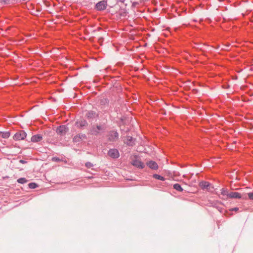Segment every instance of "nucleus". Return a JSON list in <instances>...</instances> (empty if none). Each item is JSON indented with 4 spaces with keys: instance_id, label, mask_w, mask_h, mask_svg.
<instances>
[{
    "instance_id": "f257e3e1",
    "label": "nucleus",
    "mask_w": 253,
    "mask_h": 253,
    "mask_svg": "<svg viewBox=\"0 0 253 253\" xmlns=\"http://www.w3.org/2000/svg\"><path fill=\"white\" fill-rule=\"evenodd\" d=\"M105 129V127L104 125H97L96 126H93L90 130L91 133L95 135H96L102 132H103Z\"/></svg>"
},
{
    "instance_id": "f03ea898",
    "label": "nucleus",
    "mask_w": 253,
    "mask_h": 253,
    "mask_svg": "<svg viewBox=\"0 0 253 253\" xmlns=\"http://www.w3.org/2000/svg\"><path fill=\"white\" fill-rule=\"evenodd\" d=\"M131 164L138 168L142 169L144 168V165L135 156H134L131 159Z\"/></svg>"
},
{
    "instance_id": "7ed1b4c3",
    "label": "nucleus",
    "mask_w": 253,
    "mask_h": 253,
    "mask_svg": "<svg viewBox=\"0 0 253 253\" xmlns=\"http://www.w3.org/2000/svg\"><path fill=\"white\" fill-rule=\"evenodd\" d=\"M26 133L24 131L21 130L18 132H17L13 136V139L15 140H21L24 139V138L26 137Z\"/></svg>"
},
{
    "instance_id": "20e7f679",
    "label": "nucleus",
    "mask_w": 253,
    "mask_h": 253,
    "mask_svg": "<svg viewBox=\"0 0 253 253\" xmlns=\"http://www.w3.org/2000/svg\"><path fill=\"white\" fill-rule=\"evenodd\" d=\"M108 155L112 158H118L120 156L118 150L116 149H110L108 152Z\"/></svg>"
},
{
    "instance_id": "39448f33",
    "label": "nucleus",
    "mask_w": 253,
    "mask_h": 253,
    "mask_svg": "<svg viewBox=\"0 0 253 253\" xmlns=\"http://www.w3.org/2000/svg\"><path fill=\"white\" fill-rule=\"evenodd\" d=\"M68 128L65 126H61L56 129V132L60 135H64L67 131Z\"/></svg>"
},
{
    "instance_id": "423d86ee",
    "label": "nucleus",
    "mask_w": 253,
    "mask_h": 253,
    "mask_svg": "<svg viewBox=\"0 0 253 253\" xmlns=\"http://www.w3.org/2000/svg\"><path fill=\"white\" fill-rule=\"evenodd\" d=\"M107 2L106 1L102 0L98 2L96 4V8L98 10H103L106 8Z\"/></svg>"
},
{
    "instance_id": "0eeeda50",
    "label": "nucleus",
    "mask_w": 253,
    "mask_h": 253,
    "mask_svg": "<svg viewBox=\"0 0 253 253\" xmlns=\"http://www.w3.org/2000/svg\"><path fill=\"white\" fill-rule=\"evenodd\" d=\"M85 138H86V136L85 134H79L74 136L73 140L74 142L77 143V142H80Z\"/></svg>"
},
{
    "instance_id": "6e6552de",
    "label": "nucleus",
    "mask_w": 253,
    "mask_h": 253,
    "mask_svg": "<svg viewBox=\"0 0 253 253\" xmlns=\"http://www.w3.org/2000/svg\"><path fill=\"white\" fill-rule=\"evenodd\" d=\"M119 134L116 131H112L110 132L108 135V139L110 141H115L118 139Z\"/></svg>"
},
{
    "instance_id": "1a4fd4ad",
    "label": "nucleus",
    "mask_w": 253,
    "mask_h": 253,
    "mask_svg": "<svg viewBox=\"0 0 253 253\" xmlns=\"http://www.w3.org/2000/svg\"><path fill=\"white\" fill-rule=\"evenodd\" d=\"M242 198V195L236 192H231L229 195H228V198L232 199H241Z\"/></svg>"
},
{
    "instance_id": "9d476101",
    "label": "nucleus",
    "mask_w": 253,
    "mask_h": 253,
    "mask_svg": "<svg viewBox=\"0 0 253 253\" xmlns=\"http://www.w3.org/2000/svg\"><path fill=\"white\" fill-rule=\"evenodd\" d=\"M210 186V183L209 182L203 181L199 183V186L203 190L208 189Z\"/></svg>"
},
{
    "instance_id": "9b49d317",
    "label": "nucleus",
    "mask_w": 253,
    "mask_h": 253,
    "mask_svg": "<svg viewBox=\"0 0 253 253\" xmlns=\"http://www.w3.org/2000/svg\"><path fill=\"white\" fill-rule=\"evenodd\" d=\"M42 139V136L41 134H37L33 136L31 138V141L33 142H38L41 141Z\"/></svg>"
},
{
    "instance_id": "f8f14e48",
    "label": "nucleus",
    "mask_w": 253,
    "mask_h": 253,
    "mask_svg": "<svg viewBox=\"0 0 253 253\" xmlns=\"http://www.w3.org/2000/svg\"><path fill=\"white\" fill-rule=\"evenodd\" d=\"M147 164L149 168L152 169H156L158 168L157 164L152 161L148 162Z\"/></svg>"
},
{
    "instance_id": "ddd939ff",
    "label": "nucleus",
    "mask_w": 253,
    "mask_h": 253,
    "mask_svg": "<svg viewBox=\"0 0 253 253\" xmlns=\"http://www.w3.org/2000/svg\"><path fill=\"white\" fill-rule=\"evenodd\" d=\"M87 123L85 120H81L77 122V125L78 126H84L87 125Z\"/></svg>"
},
{
    "instance_id": "4468645a",
    "label": "nucleus",
    "mask_w": 253,
    "mask_h": 253,
    "mask_svg": "<svg viewBox=\"0 0 253 253\" xmlns=\"http://www.w3.org/2000/svg\"><path fill=\"white\" fill-rule=\"evenodd\" d=\"M221 194L226 197V198H228V195H229L230 192L227 190L225 189H222L221 190Z\"/></svg>"
},
{
    "instance_id": "2eb2a0df",
    "label": "nucleus",
    "mask_w": 253,
    "mask_h": 253,
    "mask_svg": "<svg viewBox=\"0 0 253 253\" xmlns=\"http://www.w3.org/2000/svg\"><path fill=\"white\" fill-rule=\"evenodd\" d=\"M10 136V133L9 132H0V136L3 138H7Z\"/></svg>"
},
{
    "instance_id": "dca6fc26",
    "label": "nucleus",
    "mask_w": 253,
    "mask_h": 253,
    "mask_svg": "<svg viewBox=\"0 0 253 253\" xmlns=\"http://www.w3.org/2000/svg\"><path fill=\"white\" fill-rule=\"evenodd\" d=\"M173 188L179 192H182L183 191V188L181 187V186L177 183L174 184L173 185Z\"/></svg>"
},
{
    "instance_id": "f3484780",
    "label": "nucleus",
    "mask_w": 253,
    "mask_h": 253,
    "mask_svg": "<svg viewBox=\"0 0 253 253\" xmlns=\"http://www.w3.org/2000/svg\"><path fill=\"white\" fill-rule=\"evenodd\" d=\"M132 140V137L131 136H127L126 139L125 140V142L128 145H131V142Z\"/></svg>"
},
{
    "instance_id": "a211bd4d",
    "label": "nucleus",
    "mask_w": 253,
    "mask_h": 253,
    "mask_svg": "<svg viewBox=\"0 0 253 253\" xmlns=\"http://www.w3.org/2000/svg\"><path fill=\"white\" fill-rule=\"evenodd\" d=\"M153 177L157 179H159L162 181L165 180V178L164 177L157 174H154L153 175Z\"/></svg>"
},
{
    "instance_id": "6ab92c4d",
    "label": "nucleus",
    "mask_w": 253,
    "mask_h": 253,
    "mask_svg": "<svg viewBox=\"0 0 253 253\" xmlns=\"http://www.w3.org/2000/svg\"><path fill=\"white\" fill-rule=\"evenodd\" d=\"M19 183L23 184L27 182V180L25 178H20L17 180Z\"/></svg>"
},
{
    "instance_id": "aec40b11",
    "label": "nucleus",
    "mask_w": 253,
    "mask_h": 253,
    "mask_svg": "<svg viewBox=\"0 0 253 253\" xmlns=\"http://www.w3.org/2000/svg\"><path fill=\"white\" fill-rule=\"evenodd\" d=\"M28 185L29 188L31 189H34L37 187V185L35 183H30Z\"/></svg>"
},
{
    "instance_id": "412c9836",
    "label": "nucleus",
    "mask_w": 253,
    "mask_h": 253,
    "mask_svg": "<svg viewBox=\"0 0 253 253\" xmlns=\"http://www.w3.org/2000/svg\"><path fill=\"white\" fill-rule=\"evenodd\" d=\"M85 166L87 168H90L92 167H93V165L92 163H91L90 162H87L85 163Z\"/></svg>"
},
{
    "instance_id": "4be33fe9",
    "label": "nucleus",
    "mask_w": 253,
    "mask_h": 253,
    "mask_svg": "<svg viewBox=\"0 0 253 253\" xmlns=\"http://www.w3.org/2000/svg\"><path fill=\"white\" fill-rule=\"evenodd\" d=\"M247 194H248L249 199L250 200H253V192H250V193H248Z\"/></svg>"
},
{
    "instance_id": "5701e85b",
    "label": "nucleus",
    "mask_w": 253,
    "mask_h": 253,
    "mask_svg": "<svg viewBox=\"0 0 253 253\" xmlns=\"http://www.w3.org/2000/svg\"><path fill=\"white\" fill-rule=\"evenodd\" d=\"M52 161L54 162H59L61 161L59 158L56 157H53L52 158Z\"/></svg>"
},
{
    "instance_id": "b1692460",
    "label": "nucleus",
    "mask_w": 253,
    "mask_h": 253,
    "mask_svg": "<svg viewBox=\"0 0 253 253\" xmlns=\"http://www.w3.org/2000/svg\"><path fill=\"white\" fill-rule=\"evenodd\" d=\"M238 210H239V209H238V208H234V209H232V211H238Z\"/></svg>"
},
{
    "instance_id": "393cba45",
    "label": "nucleus",
    "mask_w": 253,
    "mask_h": 253,
    "mask_svg": "<svg viewBox=\"0 0 253 253\" xmlns=\"http://www.w3.org/2000/svg\"><path fill=\"white\" fill-rule=\"evenodd\" d=\"M7 0H0V2H5Z\"/></svg>"
},
{
    "instance_id": "a878e982",
    "label": "nucleus",
    "mask_w": 253,
    "mask_h": 253,
    "mask_svg": "<svg viewBox=\"0 0 253 253\" xmlns=\"http://www.w3.org/2000/svg\"><path fill=\"white\" fill-rule=\"evenodd\" d=\"M20 162L21 163H25V161H23V160H20Z\"/></svg>"
}]
</instances>
